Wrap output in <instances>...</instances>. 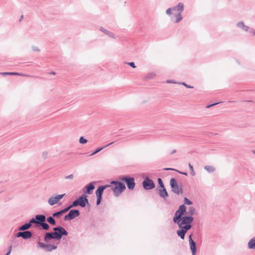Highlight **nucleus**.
I'll list each match as a JSON object with an SVG mask.
<instances>
[{
	"label": "nucleus",
	"instance_id": "31",
	"mask_svg": "<svg viewBox=\"0 0 255 255\" xmlns=\"http://www.w3.org/2000/svg\"><path fill=\"white\" fill-rule=\"evenodd\" d=\"M87 141V140L84 136H81L79 139V142L81 144H85Z\"/></svg>",
	"mask_w": 255,
	"mask_h": 255
},
{
	"label": "nucleus",
	"instance_id": "9",
	"mask_svg": "<svg viewBox=\"0 0 255 255\" xmlns=\"http://www.w3.org/2000/svg\"><path fill=\"white\" fill-rule=\"evenodd\" d=\"M65 195V194L57 195L55 196H51L48 200V203L51 206H53L54 205L58 203V202L62 199L63 197Z\"/></svg>",
	"mask_w": 255,
	"mask_h": 255
},
{
	"label": "nucleus",
	"instance_id": "49",
	"mask_svg": "<svg viewBox=\"0 0 255 255\" xmlns=\"http://www.w3.org/2000/svg\"><path fill=\"white\" fill-rule=\"evenodd\" d=\"M101 202L100 201H99V200L97 199V201H96V205H99L101 204Z\"/></svg>",
	"mask_w": 255,
	"mask_h": 255
},
{
	"label": "nucleus",
	"instance_id": "19",
	"mask_svg": "<svg viewBox=\"0 0 255 255\" xmlns=\"http://www.w3.org/2000/svg\"><path fill=\"white\" fill-rule=\"evenodd\" d=\"M0 74L3 76H7V75H18V76H25V77H29V75L24 74L20 73H17V72H2L0 73Z\"/></svg>",
	"mask_w": 255,
	"mask_h": 255
},
{
	"label": "nucleus",
	"instance_id": "52",
	"mask_svg": "<svg viewBox=\"0 0 255 255\" xmlns=\"http://www.w3.org/2000/svg\"><path fill=\"white\" fill-rule=\"evenodd\" d=\"M50 74H51V75H55V72H51L50 73Z\"/></svg>",
	"mask_w": 255,
	"mask_h": 255
},
{
	"label": "nucleus",
	"instance_id": "35",
	"mask_svg": "<svg viewBox=\"0 0 255 255\" xmlns=\"http://www.w3.org/2000/svg\"><path fill=\"white\" fill-rule=\"evenodd\" d=\"M155 76V74L153 73H149L146 76L147 79H151Z\"/></svg>",
	"mask_w": 255,
	"mask_h": 255
},
{
	"label": "nucleus",
	"instance_id": "28",
	"mask_svg": "<svg viewBox=\"0 0 255 255\" xmlns=\"http://www.w3.org/2000/svg\"><path fill=\"white\" fill-rule=\"evenodd\" d=\"M188 165L190 169V174L193 176H195L196 173L194 170L193 166L190 163H189Z\"/></svg>",
	"mask_w": 255,
	"mask_h": 255
},
{
	"label": "nucleus",
	"instance_id": "21",
	"mask_svg": "<svg viewBox=\"0 0 255 255\" xmlns=\"http://www.w3.org/2000/svg\"><path fill=\"white\" fill-rule=\"evenodd\" d=\"M100 30L101 31L104 32L106 35H107L109 37L112 38H115L114 37V34L113 32L106 30L104 27H101L100 28Z\"/></svg>",
	"mask_w": 255,
	"mask_h": 255
},
{
	"label": "nucleus",
	"instance_id": "2",
	"mask_svg": "<svg viewBox=\"0 0 255 255\" xmlns=\"http://www.w3.org/2000/svg\"><path fill=\"white\" fill-rule=\"evenodd\" d=\"M53 232H46L44 235V240L48 243L51 240L60 241L63 236H67L68 232L65 229L60 226H58L53 228Z\"/></svg>",
	"mask_w": 255,
	"mask_h": 255
},
{
	"label": "nucleus",
	"instance_id": "8",
	"mask_svg": "<svg viewBox=\"0 0 255 255\" xmlns=\"http://www.w3.org/2000/svg\"><path fill=\"white\" fill-rule=\"evenodd\" d=\"M80 214V212L79 210L77 209H71L69 213L66 215L64 217V220L70 221L77 217H78Z\"/></svg>",
	"mask_w": 255,
	"mask_h": 255
},
{
	"label": "nucleus",
	"instance_id": "15",
	"mask_svg": "<svg viewBox=\"0 0 255 255\" xmlns=\"http://www.w3.org/2000/svg\"><path fill=\"white\" fill-rule=\"evenodd\" d=\"M111 187L110 185H105L99 186L96 191V196H102L103 192L107 188Z\"/></svg>",
	"mask_w": 255,
	"mask_h": 255
},
{
	"label": "nucleus",
	"instance_id": "10",
	"mask_svg": "<svg viewBox=\"0 0 255 255\" xmlns=\"http://www.w3.org/2000/svg\"><path fill=\"white\" fill-rule=\"evenodd\" d=\"M79 205L82 208H84L86 206V205L90 206L89 203V200L87 198V195L85 194H82L81 196H79L78 198Z\"/></svg>",
	"mask_w": 255,
	"mask_h": 255
},
{
	"label": "nucleus",
	"instance_id": "33",
	"mask_svg": "<svg viewBox=\"0 0 255 255\" xmlns=\"http://www.w3.org/2000/svg\"><path fill=\"white\" fill-rule=\"evenodd\" d=\"M244 24H244V23L243 21H240V22L237 23V26L238 27L241 28L242 29L243 26H244Z\"/></svg>",
	"mask_w": 255,
	"mask_h": 255
},
{
	"label": "nucleus",
	"instance_id": "44",
	"mask_svg": "<svg viewBox=\"0 0 255 255\" xmlns=\"http://www.w3.org/2000/svg\"><path fill=\"white\" fill-rule=\"evenodd\" d=\"M178 173H179L180 174H182V175H187V172H181V171H178L177 170H176Z\"/></svg>",
	"mask_w": 255,
	"mask_h": 255
},
{
	"label": "nucleus",
	"instance_id": "37",
	"mask_svg": "<svg viewBox=\"0 0 255 255\" xmlns=\"http://www.w3.org/2000/svg\"><path fill=\"white\" fill-rule=\"evenodd\" d=\"M181 84H182V85H184L187 88H193V86L187 85V84H186L184 82H182V83H181Z\"/></svg>",
	"mask_w": 255,
	"mask_h": 255
},
{
	"label": "nucleus",
	"instance_id": "1",
	"mask_svg": "<svg viewBox=\"0 0 255 255\" xmlns=\"http://www.w3.org/2000/svg\"><path fill=\"white\" fill-rule=\"evenodd\" d=\"M195 212V209L193 206L189 207L187 211V207L184 204L180 205L175 212L173 221L179 228L176 233L182 240L185 239L186 234L192 228V223L194 220L193 216Z\"/></svg>",
	"mask_w": 255,
	"mask_h": 255
},
{
	"label": "nucleus",
	"instance_id": "30",
	"mask_svg": "<svg viewBox=\"0 0 255 255\" xmlns=\"http://www.w3.org/2000/svg\"><path fill=\"white\" fill-rule=\"evenodd\" d=\"M70 206L72 208L79 206L78 199L77 198L75 200L72 204H70Z\"/></svg>",
	"mask_w": 255,
	"mask_h": 255
},
{
	"label": "nucleus",
	"instance_id": "41",
	"mask_svg": "<svg viewBox=\"0 0 255 255\" xmlns=\"http://www.w3.org/2000/svg\"><path fill=\"white\" fill-rule=\"evenodd\" d=\"M32 49L33 51H34L37 52V51H40V49L37 47L32 46Z\"/></svg>",
	"mask_w": 255,
	"mask_h": 255
},
{
	"label": "nucleus",
	"instance_id": "38",
	"mask_svg": "<svg viewBox=\"0 0 255 255\" xmlns=\"http://www.w3.org/2000/svg\"><path fill=\"white\" fill-rule=\"evenodd\" d=\"M73 174H70L68 176H66L65 177V178L66 179H72L73 178Z\"/></svg>",
	"mask_w": 255,
	"mask_h": 255
},
{
	"label": "nucleus",
	"instance_id": "20",
	"mask_svg": "<svg viewBox=\"0 0 255 255\" xmlns=\"http://www.w3.org/2000/svg\"><path fill=\"white\" fill-rule=\"evenodd\" d=\"M114 143V141H113V142L110 143L109 144H107V145H106L105 146L97 148L93 153L90 154V156H93V155H95V154H96V153H98L99 152L101 151L102 150L104 149L105 147H108V146H109L110 145H112Z\"/></svg>",
	"mask_w": 255,
	"mask_h": 255
},
{
	"label": "nucleus",
	"instance_id": "40",
	"mask_svg": "<svg viewBox=\"0 0 255 255\" xmlns=\"http://www.w3.org/2000/svg\"><path fill=\"white\" fill-rule=\"evenodd\" d=\"M219 103H214V104H213L208 105L206 106V108H208V109L210 108H211V107H213V106H215V105H217V104H218Z\"/></svg>",
	"mask_w": 255,
	"mask_h": 255
},
{
	"label": "nucleus",
	"instance_id": "5",
	"mask_svg": "<svg viewBox=\"0 0 255 255\" xmlns=\"http://www.w3.org/2000/svg\"><path fill=\"white\" fill-rule=\"evenodd\" d=\"M120 180L123 181L126 183L128 188L129 190H133L135 186V179L133 177L128 175L120 176L119 177Z\"/></svg>",
	"mask_w": 255,
	"mask_h": 255
},
{
	"label": "nucleus",
	"instance_id": "14",
	"mask_svg": "<svg viewBox=\"0 0 255 255\" xmlns=\"http://www.w3.org/2000/svg\"><path fill=\"white\" fill-rule=\"evenodd\" d=\"M95 182H91L85 187V190L84 192L87 194H91L95 189Z\"/></svg>",
	"mask_w": 255,
	"mask_h": 255
},
{
	"label": "nucleus",
	"instance_id": "13",
	"mask_svg": "<svg viewBox=\"0 0 255 255\" xmlns=\"http://www.w3.org/2000/svg\"><path fill=\"white\" fill-rule=\"evenodd\" d=\"M32 234L30 231H24L23 232H19L16 233L15 236L17 238L21 237L24 240H27L32 237Z\"/></svg>",
	"mask_w": 255,
	"mask_h": 255
},
{
	"label": "nucleus",
	"instance_id": "43",
	"mask_svg": "<svg viewBox=\"0 0 255 255\" xmlns=\"http://www.w3.org/2000/svg\"><path fill=\"white\" fill-rule=\"evenodd\" d=\"M51 251H52V250H55V249H56L57 248V246H55V245H51Z\"/></svg>",
	"mask_w": 255,
	"mask_h": 255
},
{
	"label": "nucleus",
	"instance_id": "39",
	"mask_svg": "<svg viewBox=\"0 0 255 255\" xmlns=\"http://www.w3.org/2000/svg\"><path fill=\"white\" fill-rule=\"evenodd\" d=\"M242 29L245 31H247L249 29V27L244 24V26L242 28Z\"/></svg>",
	"mask_w": 255,
	"mask_h": 255
},
{
	"label": "nucleus",
	"instance_id": "16",
	"mask_svg": "<svg viewBox=\"0 0 255 255\" xmlns=\"http://www.w3.org/2000/svg\"><path fill=\"white\" fill-rule=\"evenodd\" d=\"M38 248L43 249L46 252H51V245L50 244H44L43 243L38 242L37 243Z\"/></svg>",
	"mask_w": 255,
	"mask_h": 255
},
{
	"label": "nucleus",
	"instance_id": "23",
	"mask_svg": "<svg viewBox=\"0 0 255 255\" xmlns=\"http://www.w3.org/2000/svg\"><path fill=\"white\" fill-rule=\"evenodd\" d=\"M54 218V217H53V215L52 216H49L47 218H46V220L50 225L55 226L56 224V222Z\"/></svg>",
	"mask_w": 255,
	"mask_h": 255
},
{
	"label": "nucleus",
	"instance_id": "25",
	"mask_svg": "<svg viewBox=\"0 0 255 255\" xmlns=\"http://www.w3.org/2000/svg\"><path fill=\"white\" fill-rule=\"evenodd\" d=\"M182 12H178V13L176 14L175 15V17H176L175 22V23H178L179 21H180L182 19V16L181 15Z\"/></svg>",
	"mask_w": 255,
	"mask_h": 255
},
{
	"label": "nucleus",
	"instance_id": "53",
	"mask_svg": "<svg viewBox=\"0 0 255 255\" xmlns=\"http://www.w3.org/2000/svg\"><path fill=\"white\" fill-rule=\"evenodd\" d=\"M23 15H21L20 17V19H19V21H21L22 20V19L23 18Z\"/></svg>",
	"mask_w": 255,
	"mask_h": 255
},
{
	"label": "nucleus",
	"instance_id": "29",
	"mask_svg": "<svg viewBox=\"0 0 255 255\" xmlns=\"http://www.w3.org/2000/svg\"><path fill=\"white\" fill-rule=\"evenodd\" d=\"M184 205H191L192 204V202L191 201H190L189 199H188L187 197H185L184 198Z\"/></svg>",
	"mask_w": 255,
	"mask_h": 255
},
{
	"label": "nucleus",
	"instance_id": "45",
	"mask_svg": "<svg viewBox=\"0 0 255 255\" xmlns=\"http://www.w3.org/2000/svg\"><path fill=\"white\" fill-rule=\"evenodd\" d=\"M11 249H12V246H10L8 248V251L7 252V253H9V254H10L11 252Z\"/></svg>",
	"mask_w": 255,
	"mask_h": 255
},
{
	"label": "nucleus",
	"instance_id": "6",
	"mask_svg": "<svg viewBox=\"0 0 255 255\" xmlns=\"http://www.w3.org/2000/svg\"><path fill=\"white\" fill-rule=\"evenodd\" d=\"M170 185L171 188V191L173 193L177 194H182L183 193V189L182 185H179L174 178H172L170 181Z\"/></svg>",
	"mask_w": 255,
	"mask_h": 255
},
{
	"label": "nucleus",
	"instance_id": "18",
	"mask_svg": "<svg viewBox=\"0 0 255 255\" xmlns=\"http://www.w3.org/2000/svg\"><path fill=\"white\" fill-rule=\"evenodd\" d=\"M172 10L182 12L184 10V4L182 2H179L176 6L172 7Z\"/></svg>",
	"mask_w": 255,
	"mask_h": 255
},
{
	"label": "nucleus",
	"instance_id": "34",
	"mask_svg": "<svg viewBox=\"0 0 255 255\" xmlns=\"http://www.w3.org/2000/svg\"><path fill=\"white\" fill-rule=\"evenodd\" d=\"M172 10V7L168 8L166 9V13L167 15H170L171 14L172 12L171 11Z\"/></svg>",
	"mask_w": 255,
	"mask_h": 255
},
{
	"label": "nucleus",
	"instance_id": "27",
	"mask_svg": "<svg viewBox=\"0 0 255 255\" xmlns=\"http://www.w3.org/2000/svg\"><path fill=\"white\" fill-rule=\"evenodd\" d=\"M157 182L159 185V188L158 189H163L165 188L161 178H158Z\"/></svg>",
	"mask_w": 255,
	"mask_h": 255
},
{
	"label": "nucleus",
	"instance_id": "47",
	"mask_svg": "<svg viewBox=\"0 0 255 255\" xmlns=\"http://www.w3.org/2000/svg\"><path fill=\"white\" fill-rule=\"evenodd\" d=\"M163 169L165 170H175L174 169L171 168H165Z\"/></svg>",
	"mask_w": 255,
	"mask_h": 255
},
{
	"label": "nucleus",
	"instance_id": "24",
	"mask_svg": "<svg viewBox=\"0 0 255 255\" xmlns=\"http://www.w3.org/2000/svg\"><path fill=\"white\" fill-rule=\"evenodd\" d=\"M63 213L62 212V210H60L59 211L56 212L52 214L53 217H54V218H59L61 216H62L63 215Z\"/></svg>",
	"mask_w": 255,
	"mask_h": 255
},
{
	"label": "nucleus",
	"instance_id": "7",
	"mask_svg": "<svg viewBox=\"0 0 255 255\" xmlns=\"http://www.w3.org/2000/svg\"><path fill=\"white\" fill-rule=\"evenodd\" d=\"M143 188L146 190H151L155 188L153 181L148 177H146L142 182Z\"/></svg>",
	"mask_w": 255,
	"mask_h": 255
},
{
	"label": "nucleus",
	"instance_id": "42",
	"mask_svg": "<svg viewBox=\"0 0 255 255\" xmlns=\"http://www.w3.org/2000/svg\"><path fill=\"white\" fill-rule=\"evenodd\" d=\"M249 32L251 34H253V35H255V30L254 29H250Z\"/></svg>",
	"mask_w": 255,
	"mask_h": 255
},
{
	"label": "nucleus",
	"instance_id": "11",
	"mask_svg": "<svg viewBox=\"0 0 255 255\" xmlns=\"http://www.w3.org/2000/svg\"><path fill=\"white\" fill-rule=\"evenodd\" d=\"M32 224L35 225V217L34 218H32L29 221L28 223H25L22 226H20L18 228V230L21 231H26L27 230L29 229Z\"/></svg>",
	"mask_w": 255,
	"mask_h": 255
},
{
	"label": "nucleus",
	"instance_id": "4",
	"mask_svg": "<svg viewBox=\"0 0 255 255\" xmlns=\"http://www.w3.org/2000/svg\"><path fill=\"white\" fill-rule=\"evenodd\" d=\"M36 227L41 226L42 229L48 231L50 229V226L46 223V216L43 214H37L35 215Z\"/></svg>",
	"mask_w": 255,
	"mask_h": 255
},
{
	"label": "nucleus",
	"instance_id": "22",
	"mask_svg": "<svg viewBox=\"0 0 255 255\" xmlns=\"http://www.w3.org/2000/svg\"><path fill=\"white\" fill-rule=\"evenodd\" d=\"M248 248L251 250L255 249V237L251 239L249 241L248 244Z\"/></svg>",
	"mask_w": 255,
	"mask_h": 255
},
{
	"label": "nucleus",
	"instance_id": "12",
	"mask_svg": "<svg viewBox=\"0 0 255 255\" xmlns=\"http://www.w3.org/2000/svg\"><path fill=\"white\" fill-rule=\"evenodd\" d=\"M193 233H191L189 236V244L190 246V250L192 253V255H195L197 252V247L195 242L192 239Z\"/></svg>",
	"mask_w": 255,
	"mask_h": 255
},
{
	"label": "nucleus",
	"instance_id": "32",
	"mask_svg": "<svg viewBox=\"0 0 255 255\" xmlns=\"http://www.w3.org/2000/svg\"><path fill=\"white\" fill-rule=\"evenodd\" d=\"M71 207L70 206V205H69V206H68L67 207H65V208L62 209V212L63 213V214H65L66 213H67L68 211H70V209H71Z\"/></svg>",
	"mask_w": 255,
	"mask_h": 255
},
{
	"label": "nucleus",
	"instance_id": "54",
	"mask_svg": "<svg viewBox=\"0 0 255 255\" xmlns=\"http://www.w3.org/2000/svg\"><path fill=\"white\" fill-rule=\"evenodd\" d=\"M10 255V254H9V253H6L5 254V255Z\"/></svg>",
	"mask_w": 255,
	"mask_h": 255
},
{
	"label": "nucleus",
	"instance_id": "50",
	"mask_svg": "<svg viewBox=\"0 0 255 255\" xmlns=\"http://www.w3.org/2000/svg\"><path fill=\"white\" fill-rule=\"evenodd\" d=\"M176 152V149H174V150H173L171 152V153H171V154H173L175 153Z\"/></svg>",
	"mask_w": 255,
	"mask_h": 255
},
{
	"label": "nucleus",
	"instance_id": "51",
	"mask_svg": "<svg viewBox=\"0 0 255 255\" xmlns=\"http://www.w3.org/2000/svg\"><path fill=\"white\" fill-rule=\"evenodd\" d=\"M167 83H174V82H173V81H171V80H168V81H167Z\"/></svg>",
	"mask_w": 255,
	"mask_h": 255
},
{
	"label": "nucleus",
	"instance_id": "46",
	"mask_svg": "<svg viewBox=\"0 0 255 255\" xmlns=\"http://www.w3.org/2000/svg\"><path fill=\"white\" fill-rule=\"evenodd\" d=\"M97 199L99 200V201H100L101 202L102 200V196H97Z\"/></svg>",
	"mask_w": 255,
	"mask_h": 255
},
{
	"label": "nucleus",
	"instance_id": "26",
	"mask_svg": "<svg viewBox=\"0 0 255 255\" xmlns=\"http://www.w3.org/2000/svg\"><path fill=\"white\" fill-rule=\"evenodd\" d=\"M204 169L209 172H213L215 170V168L210 165H206L204 167Z\"/></svg>",
	"mask_w": 255,
	"mask_h": 255
},
{
	"label": "nucleus",
	"instance_id": "3",
	"mask_svg": "<svg viewBox=\"0 0 255 255\" xmlns=\"http://www.w3.org/2000/svg\"><path fill=\"white\" fill-rule=\"evenodd\" d=\"M111 184L115 185V187L111 188L115 197H118L126 189L124 182L122 181L113 180L111 182Z\"/></svg>",
	"mask_w": 255,
	"mask_h": 255
},
{
	"label": "nucleus",
	"instance_id": "17",
	"mask_svg": "<svg viewBox=\"0 0 255 255\" xmlns=\"http://www.w3.org/2000/svg\"><path fill=\"white\" fill-rule=\"evenodd\" d=\"M156 190L158 191V194L160 197L163 198L164 199H166L168 197V192L166 189V188L163 189H157L156 188Z\"/></svg>",
	"mask_w": 255,
	"mask_h": 255
},
{
	"label": "nucleus",
	"instance_id": "36",
	"mask_svg": "<svg viewBox=\"0 0 255 255\" xmlns=\"http://www.w3.org/2000/svg\"><path fill=\"white\" fill-rule=\"evenodd\" d=\"M127 64L131 66L133 68H135L136 67V66L135 65V64L133 62H128L127 63Z\"/></svg>",
	"mask_w": 255,
	"mask_h": 255
},
{
	"label": "nucleus",
	"instance_id": "48",
	"mask_svg": "<svg viewBox=\"0 0 255 255\" xmlns=\"http://www.w3.org/2000/svg\"><path fill=\"white\" fill-rule=\"evenodd\" d=\"M47 153L46 152H43V154H42V156L44 158H46V157H47Z\"/></svg>",
	"mask_w": 255,
	"mask_h": 255
}]
</instances>
